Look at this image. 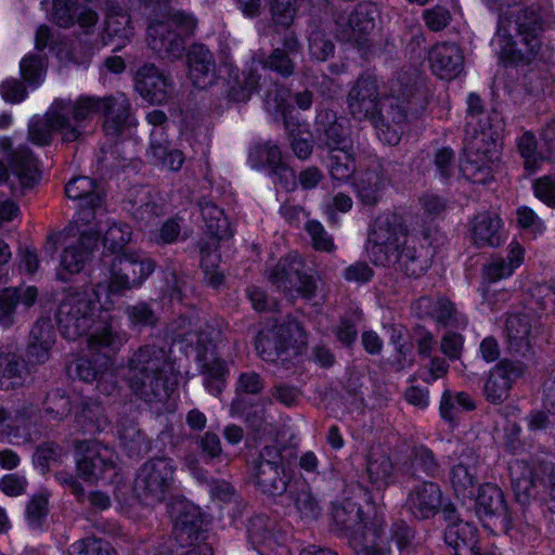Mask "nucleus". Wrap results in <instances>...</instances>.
<instances>
[{
    "mask_svg": "<svg viewBox=\"0 0 555 555\" xmlns=\"http://www.w3.org/2000/svg\"><path fill=\"white\" fill-rule=\"evenodd\" d=\"M417 78L406 73L400 75L391 81L390 94L380 101L376 77L362 76L348 94L351 115L359 120H370L384 144H397L400 141L399 130L391 128L388 120L401 129L403 122L417 118L427 103Z\"/></svg>",
    "mask_w": 555,
    "mask_h": 555,
    "instance_id": "f257e3e1",
    "label": "nucleus"
},
{
    "mask_svg": "<svg viewBox=\"0 0 555 555\" xmlns=\"http://www.w3.org/2000/svg\"><path fill=\"white\" fill-rule=\"evenodd\" d=\"M492 11L498 12V30L491 44L499 59L508 65L520 66L535 62L541 49L540 33L555 24L551 0L530 12L520 5L524 0H482Z\"/></svg>",
    "mask_w": 555,
    "mask_h": 555,
    "instance_id": "f03ea898",
    "label": "nucleus"
},
{
    "mask_svg": "<svg viewBox=\"0 0 555 555\" xmlns=\"http://www.w3.org/2000/svg\"><path fill=\"white\" fill-rule=\"evenodd\" d=\"M504 120L496 111L485 114L476 93L467 96L464 154L460 163L463 176L477 184L492 181L500 165Z\"/></svg>",
    "mask_w": 555,
    "mask_h": 555,
    "instance_id": "7ed1b4c3",
    "label": "nucleus"
},
{
    "mask_svg": "<svg viewBox=\"0 0 555 555\" xmlns=\"http://www.w3.org/2000/svg\"><path fill=\"white\" fill-rule=\"evenodd\" d=\"M99 302V288L68 293L56 314L60 330L69 340L88 334L90 348L118 350L125 337L114 330L111 314L102 310Z\"/></svg>",
    "mask_w": 555,
    "mask_h": 555,
    "instance_id": "20e7f679",
    "label": "nucleus"
},
{
    "mask_svg": "<svg viewBox=\"0 0 555 555\" xmlns=\"http://www.w3.org/2000/svg\"><path fill=\"white\" fill-rule=\"evenodd\" d=\"M59 116L56 124L64 131V142L79 141L85 134L88 122L98 114H103V129L109 137L122 134L130 126V103L125 95L89 96L81 95L75 101H54Z\"/></svg>",
    "mask_w": 555,
    "mask_h": 555,
    "instance_id": "39448f33",
    "label": "nucleus"
},
{
    "mask_svg": "<svg viewBox=\"0 0 555 555\" xmlns=\"http://www.w3.org/2000/svg\"><path fill=\"white\" fill-rule=\"evenodd\" d=\"M76 468L80 478L86 482L95 483L99 480L116 482V498L124 508L134 506L139 502L135 488L116 478L117 455L107 446L93 440L76 442Z\"/></svg>",
    "mask_w": 555,
    "mask_h": 555,
    "instance_id": "423d86ee",
    "label": "nucleus"
},
{
    "mask_svg": "<svg viewBox=\"0 0 555 555\" xmlns=\"http://www.w3.org/2000/svg\"><path fill=\"white\" fill-rule=\"evenodd\" d=\"M65 194L73 201H80L77 218L62 231L49 234L48 243L65 242L77 236L78 243L96 240L100 231L93 220L95 208L102 205L103 196L95 181L85 176L73 178L65 186Z\"/></svg>",
    "mask_w": 555,
    "mask_h": 555,
    "instance_id": "0eeeda50",
    "label": "nucleus"
},
{
    "mask_svg": "<svg viewBox=\"0 0 555 555\" xmlns=\"http://www.w3.org/2000/svg\"><path fill=\"white\" fill-rule=\"evenodd\" d=\"M247 162L251 169H267L286 191H294L297 185L304 190L314 189L323 178L317 167L304 169L296 178L294 171L284 162L280 147L271 142L250 150Z\"/></svg>",
    "mask_w": 555,
    "mask_h": 555,
    "instance_id": "6e6552de",
    "label": "nucleus"
},
{
    "mask_svg": "<svg viewBox=\"0 0 555 555\" xmlns=\"http://www.w3.org/2000/svg\"><path fill=\"white\" fill-rule=\"evenodd\" d=\"M333 518L343 528L352 530L349 543L357 555H385L387 537L374 525L362 526L363 513L356 502L346 500L335 506Z\"/></svg>",
    "mask_w": 555,
    "mask_h": 555,
    "instance_id": "1a4fd4ad",
    "label": "nucleus"
},
{
    "mask_svg": "<svg viewBox=\"0 0 555 555\" xmlns=\"http://www.w3.org/2000/svg\"><path fill=\"white\" fill-rule=\"evenodd\" d=\"M0 150L8 159L12 175L10 178L8 167L0 160V183L9 181L14 195H24L38 184L41 178L38 159L27 145L13 149L11 139L3 137L0 139Z\"/></svg>",
    "mask_w": 555,
    "mask_h": 555,
    "instance_id": "9d476101",
    "label": "nucleus"
},
{
    "mask_svg": "<svg viewBox=\"0 0 555 555\" xmlns=\"http://www.w3.org/2000/svg\"><path fill=\"white\" fill-rule=\"evenodd\" d=\"M168 513L173 522V534L180 545H189L182 555H212L211 546L201 532L202 518L198 508L184 499L178 498L168 504ZM157 555H168L164 552Z\"/></svg>",
    "mask_w": 555,
    "mask_h": 555,
    "instance_id": "9b49d317",
    "label": "nucleus"
},
{
    "mask_svg": "<svg viewBox=\"0 0 555 555\" xmlns=\"http://www.w3.org/2000/svg\"><path fill=\"white\" fill-rule=\"evenodd\" d=\"M195 27L196 20L192 14L178 11L166 22L151 24L146 41L158 53L178 56L183 50V36L192 34Z\"/></svg>",
    "mask_w": 555,
    "mask_h": 555,
    "instance_id": "f8f14e48",
    "label": "nucleus"
},
{
    "mask_svg": "<svg viewBox=\"0 0 555 555\" xmlns=\"http://www.w3.org/2000/svg\"><path fill=\"white\" fill-rule=\"evenodd\" d=\"M306 344L307 335L302 327L298 322L291 320L263 328L257 337L256 349L266 361H274L288 351L293 356L299 354Z\"/></svg>",
    "mask_w": 555,
    "mask_h": 555,
    "instance_id": "ddd939ff",
    "label": "nucleus"
},
{
    "mask_svg": "<svg viewBox=\"0 0 555 555\" xmlns=\"http://www.w3.org/2000/svg\"><path fill=\"white\" fill-rule=\"evenodd\" d=\"M348 120L339 117L324 128L328 147V169L333 179L347 181L354 173V159L351 153Z\"/></svg>",
    "mask_w": 555,
    "mask_h": 555,
    "instance_id": "4468645a",
    "label": "nucleus"
},
{
    "mask_svg": "<svg viewBox=\"0 0 555 555\" xmlns=\"http://www.w3.org/2000/svg\"><path fill=\"white\" fill-rule=\"evenodd\" d=\"M475 511L482 526L492 533L506 532L512 527V518L503 491L493 483L478 488L474 498Z\"/></svg>",
    "mask_w": 555,
    "mask_h": 555,
    "instance_id": "2eb2a0df",
    "label": "nucleus"
},
{
    "mask_svg": "<svg viewBox=\"0 0 555 555\" xmlns=\"http://www.w3.org/2000/svg\"><path fill=\"white\" fill-rule=\"evenodd\" d=\"M102 263L109 267L111 276L108 283H98L93 289L99 288L101 292L106 293V299L101 305L102 310L109 313L111 306L113 305L114 297L124 296L127 291L131 289L129 276L121 267L124 263L130 266L127 257L124 255V245H103Z\"/></svg>",
    "mask_w": 555,
    "mask_h": 555,
    "instance_id": "dca6fc26",
    "label": "nucleus"
},
{
    "mask_svg": "<svg viewBox=\"0 0 555 555\" xmlns=\"http://www.w3.org/2000/svg\"><path fill=\"white\" fill-rule=\"evenodd\" d=\"M270 280L285 293L295 292L305 297H310L315 286L313 275L308 273L304 261L295 255L280 261L270 274Z\"/></svg>",
    "mask_w": 555,
    "mask_h": 555,
    "instance_id": "f3484780",
    "label": "nucleus"
},
{
    "mask_svg": "<svg viewBox=\"0 0 555 555\" xmlns=\"http://www.w3.org/2000/svg\"><path fill=\"white\" fill-rule=\"evenodd\" d=\"M525 259V249L521 245L509 247L504 255L492 258L483 268V285L480 289L485 304L494 305L495 289L491 285L502 279L511 276L521 266Z\"/></svg>",
    "mask_w": 555,
    "mask_h": 555,
    "instance_id": "a211bd4d",
    "label": "nucleus"
},
{
    "mask_svg": "<svg viewBox=\"0 0 555 555\" xmlns=\"http://www.w3.org/2000/svg\"><path fill=\"white\" fill-rule=\"evenodd\" d=\"M144 477V500L149 504L159 502L165 498L172 483L173 467L171 460L155 459L144 464L141 476Z\"/></svg>",
    "mask_w": 555,
    "mask_h": 555,
    "instance_id": "6ab92c4d",
    "label": "nucleus"
},
{
    "mask_svg": "<svg viewBox=\"0 0 555 555\" xmlns=\"http://www.w3.org/2000/svg\"><path fill=\"white\" fill-rule=\"evenodd\" d=\"M427 60L431 73L444 80L456 78L464 67L463 53L455 43L434 44L428 51Z\"/></svg>",
    "mask_w": 555,
    "mask_h": 555,
    "instance_id": "aec40b11",
    "label": "nucleus"
},
{
    "mask_svg": "<svg viewBox=\"0 0 555 555\" xmlns=\"http://www.w3.org/2000/svg\"><path fill=\"white\" fill-rule=\"evenodd\" d=\"M478 457L473 450L466 449L454 461L450 469V483L456 496L463 500L473 498V488L477 480Z\"/></svg>",
    "mask_w": 555,
    "mask_h": 555,
    "instance_id": "412c9836",
    "label": "nucleus"
},
{
    "mask_svg": "<svg viewBox=\"0 0 555 555\" xmlns=\"http://www.w3.org/2000/svg\"><path fill=\"white\" fill-rule=\"evenodd\" d=\"M524 367L519 363L504 361L493 367L485 384V396L488 401L499 404L508 396L515 378L519 377Z\"/></svg>",
    "mask_w": 555,
    "mask_h": 555,
    "instance_id": "4be33fe9",
    "label": "nucleus"
},
{
    "mask_svg": "<svg viewBox=\"0 0 555 555\" xmlns=\"http://www.w3.org/2000/svg\"><path fill=\"white\" fill-rule=\"evenodd\" d=\"M444 542L453 555H480L476 528L455 516H449L444 531Z\"/></svg>",
    "mask_w": 555,
    "mask_h": 555,
    "instance_id": "5701e85b",
    "label": "nucleus"
},
{
    "mask_svg": "<svg viewBox=\"0 0 555 555\" xmlns=\"http://www.w3.org/2000/svg\"><path fill=\"white\" fill-rule=\"evenodd\" d=\"M261 457L263 460L251 467V474L255 482L263 492L270 495L282 493L286 490V482L279 477V450L275 448H266Z\"/></svg>",
    "mask_w": 555,
    "mask_h": 555,
    "instance_id": "b1692460",
    "label": "nucleus"
},
{
    "mask_svg": "<svg viewBox=\"0 0 555 555\" xmlns=\"http://www.w3.org/2000/svg\"><path fill=\"white\" fill-rule=\"evenodd\" d=\"M38 297L35 286L8 287L0 292V327L7 330L15 323L17 306L31 307Z\"/></svg>",
    "mask_w": 555,
    "mask_h": 555,
    "instance_id": "393cba45",
    "label": "nucleus"
},
{
    "mask_svg": "<svg viewBox=\"0 0 555 555\" xmlns=\"http://www.w3.org/2000/svg\"><path fill=\"white\" fill-rule=\"evenodd\" d=\"M93 356L91 359L81 358L75 363L74 370L76 375L86 383L98 380L100 384L108 376H112V354L117 350H108V348H90Z\"/></svg>",
    "mask_w": 555,
    "mask_h": 555,
    "instance_id": "a878e982",
    "label": "nucleus"
},
{
    "mask_svg": "<svg viewBox=\"0 0 555 555\" xmlns=\"http://www.w3.org/2000/svg\"><path fill=\"white\" fill-rule=\"evenodd\" d=\"M55 343V333L49 320L34 323L26 346L29 363L43 364L50 359V350Z\"/></svg>",
    "mask_w": 555,
    "mask_h": 555,
    "instance_id": "bb28decb",
    "label": "nucleus"
},
{
    "mask_svg": "<svg viewBox=\"0 0 555 555\" xmlns=\"http://www.w3.org/2000/svg\"><path fill=\"white\" fill-rule=\"evenodd\" d=\"M379 17V10L375 3L363 2L357 5L356 11L348 20V29L346 39L353 41L359 49H362L366 38L376 26V20Z\"/></svg>",
    "mask_w": 555,
    "mask_h": 555,
    "instance_id": "cd10ccee",
    "label": "nucleus"
},
{
    "mask_svg": "<svg viewBox=\"0 0 555 555\" xmlns=\"http://www.w3.org/2000/svg\"><path fill=\"white\" fill-rule=\"evenodd\" d=\"M441 504V491L434 482H422L413 488L408 498L411 513L420 519L434 516Z\"/></svg>",
    "mask_w": 555,
    "mask_h": 555,
    "instance_id": "c85d7f7f",
    "label": "nucleus"
},
{
    "mask_svg": "<svg viewBox=\"0 0 555 555\" xmlns=\"http://www.w3.org/2000/svg\"><path fill=\"white\" fill-rule=\"evenodd\" d=\"M189 75L196 88L204 89L214 83L212 54L203 44H194L188 53Z\"/></svg>",
    "mask_w": 555,
    "mask_h": 555,
    "instance_id": "c756f323",
    "label": "nucleus"
},
{
    "mask_svg": "<svg viewBox=\"0 0 555 555\" xmlns=\"http://www.w3.org/2000/svg\"><path fill=\"white\" fill-rule=\"evenodd\" d=\"M469 237L474 243H494L504 238V223L495 212L476 215L468 224Z\"/></svg>",
    "mask_w": 555,
    "mask_h": 555,
    "instance_id": "7c9ffc66",
    "label": "nucleus"
},
{
    "mask_svg": "<svg viewBox=\"0 0 555 555\" xmlns=\"http://www.w3.org/2000/svg\"><path fill=\"white\" fill-rule=\"evenodd\" d=\"M27 377L28 364L23 357L13 352L0 353V390L21 388Z\"/></svg>",
    "mask_w": 555,
    "mask_h": 555,
    "instance_id": "2f4dec72",
    "label": "nucleus"
},
{
    "mask_svg": "<svg viewBox=\"0 0 555 555\" xmlns=\"http://www.w3.org/2000/svg\"><path fill=\"white\" fill-rule=\"evenodd\" d=\"M247 16H255L260 8L270 4L272 20L276 25L287 27L294 18L297 0H236Z\"/></svg>",
    "mask_w": 555,
    "mask_h": 555,
    "instance_id": "473e14b6",
    "label": "nucleus"
},
{
    "mask_svg": "<svg viewBox=\"0 0 555 555\" xmlns=\"http://www.w3.org/2000/svg\"><path fill=\"white\" fill-rule=\"evenodd\" d=\"M93 253L92 245H67L61 254L57 280L67 282L68 275L81 272L92 260Z\"/></svg>",
    "mask_w": 555,
    "mask_h": 555,
    "instance_id": "72a5a7b5",
    "label": "nucleus"
},
{
    "mask_svg": "<svg viewBox=\"0 0 555 555\" xmlns=\"http://www.w3.org/2000/svg\"><path fill=\"white\" fill-rule=\"evenodd\" d=\"M205 233L217 241H228L233 230L223 210L209 201L199 204Z\"/></svg>",
    "mask_w": 555,
    "mask_h": 555,
    "instance_id": "f704fd0d",
    "label": "nucleus"
},
{
    "mask_svg": "<svg viewBox=\"0 0 555 555\" xmlns=\"http://www.w3.org/2000/svg\"><path fill=\"white\" fill-rule=\"evenodd\" d=\"M169 83L154 66L141 67V99L151 104H160L168 98Z\"/></svg>",
    "mask_w": 555,
    "mask_h": 555,
    "instance_id": "c9c22d12",
    "label": "nucleus"
},
{
    "mask_svg": "<svg viewBox=\"0 0 555 555\" xmlns=\"http://www.w3.org/2000/svg\"><path fill=\"white\" fill-rule=\"evenodd\" d=\"M512 486L517 500L526 503L533 494L537 474L532 466L522 460H514L508 466Z\"/></svg>",
    "mask_w": 555,
    "mask_h": 555,
    "instance_id": "e433bc0d",
    "label": "nucleus"
},
{
    "mask_svg": "<svg viewBox=\"0 0 555 555\" xmlns=\"http://www.w3.org/2000/svg\"><path fill=\"white\" fill-rule=\"evenodd\" d=\"M108 425V420L103 406L95 401H82L75 414V426L85 434L103 431Z\"/></svg>",
    "mask_w": 555,
    "mask_h": 555,
    "instance_id": "4c0bfd02",
    "label": "nucleus"
},
{
    "mask_svg": "<svg viewBox=\"0 0 555 555\" xmlns=\"http://www.w3.org/2000/svg\"><path fill=\"white\" fill-rule=\"evenodd\" d=\"M402 218L396 214L378 216L371 225L367 243H390L398 241L399 235L408 234Z\"/></svg>",
    "mask_w": 555,
    "mask_h": 555,
    "instance_id": "58836bf2",
    "label": "nucleus"
},
{
    "mask_svg": "<svg viewBox=\"0 0 555 555\" xmlns=\"http://www.w3.org/2000/svg\"><path fill=\"white\" fill-rule=\"evenodd\" d=\"M298 41L292 33L283 37V48H275L263 67L276 72L281 76H291L294 72L292 56L298 51Z\"/></svg>",
    "mask_w": 555,
    "mask_h": 555,
    "instance_id": "ea45409f",
    "label": "nucleus"
},
{
    "mask_svg": "<svg viewBox=\"0 0 555 555\" xmlns=\"http://www.w3.org/2000/svg\"><path fill=\"white\" fill-rule=\"evenodd\" d=\"M59 116L54 104L46 114L44 118L33 120L28 127V139L38 146L50 145L53 140V133L59 132L64 142V129L60 127L55 119Z\"/></svg>",
    "mask_w": 555,
    "mask_h": 555,
    "instance_id": "a19ab883",
    "label": "nucleus"
},
{
    "mask_svg": "<svg viewBox=\"0 0 555 555\" xmlns=\"http://www.w3.org/2000/svg\"><path fill=\"white\" fill-rule=\"evenodd\" d=\"M417 309L422 310L420 313L430 314L436 318L438 322H442L446 325H452L454 323L456 326H461L466 324L465 318L444 298L433 300L423 297L417 301Z\"/></svg>",
    "mask_w": 555,
    "mask_h": 555,
    "instance_id": "79ce46f5",
    "label": "nucleus"
},
{
    "mask_svg": "<svg viewBox=\"0 0 555 555\" xmlns=\"http://www.w3.org/2000/svg\"><path fill=\"white\" fill-rule=\"evenodd\" d=\"M530 323L525 315H513L506 321V334L512 351L525 354L530 349Z\"/></svg>",
    "mask_w": 555,
    "mask_h": 555,
    "instance_id": "37998d69",
    "label": "nucleus"
},
{
    "mask_svg": "<svg viewBox=\"0 0 555 555\" xmlns=\"http://www.w3.org/2000/svg\"><path fill=\"white\" fill-rule=\"evenodd\" d=\"M291 100L292 95L289 90L278 87H275L274 94L269 92L264 99L266 111L274 115L275 118L281 117L286 129H289L292 125V107L289 104Z\"/></svg>",
    "mask_w": 555,
    "mask_h": 555,
    "instance_id": "c03bdc74",
    "label": "nucleus"
},
{
    "mask_svg": "<svg viewBox=\"0 0 555 555\" xmlns=\"http://www.w3.org/2000/svg\"><path fill=\"white\" fill-rule=\"evenodd\" d=\"M518 150L525 159V167L529 172L537 170L539 162L547 159V156L541 153L540 139L537 140L532 132H525L518 139Z\"/></svg>",
    "mask_w": 555,
    "mask_h": 555,
    "instance_id": "a18cd8bd",
    "label": "nucleus"
},
{
    "mask_svg": "<svg viewBox=\"0 0 555 555\" xmlns=\"http://www.w3.org/2000/svg\"><path fill=\"white\" fill-rule=\"evenodd\" d=\"M199 253L201 266L204 270L206 281L211 286L218 287L223 281V275L218 270L220 254L217 249V245H203Z\"/></svg>",
    "mask_w": 555,
    "mask_h": 555,
    "instance_id": "49530a36",
    "label": "nucleus"
},
{
    "mask_svg": "<svg viewBox=\"0 0 555 555\" xmlns=\"http://www.w3.org/2000/svg\"><path fill=\"white\" fill-rule=\"evenodd\" d=\"M44 404V414L52 421H63L72 411L69 397L60 389L47 393Z\"/></svg>",
    "mask_w": 555,
    "mask_h": 555,
    "instance_id": "de8ad7c7",
    "label": "nucleus"
},
{
    "mask_svg": "<svg viewBox=\"0 0 555 555\" xmlns=\"http://www.w3.org/2000/svg\"><path fill=\"white\" fill-rule=\"evenodd\" d=\"M248 539L256 547L274 550L279 544V538L261 518L254 519L248 528Z\"/></svg>",
    "mask_w": 555,
    "mask_h": 555,
    "instance_id": "09e8293b",
    "label": "nucleus"
},
{
    "mask_svg": "<svg viewBox=\"0 0 555 555\" xmlns=\"http://www.w3.org/2000/svg\"><path fill=\"white\" fill-rule=\"evenodd\" d=\"M47 59L39 54L25 55L20 63L23 79L29 85L41 83L46 73Z\"/></svg>",
    "mask_w": 555,
    "mask_h": 555,
    "instance_id": "8fccbe9b",
    "label": "nucleus"
},
{
    "mask_svg": "<svg viewBox=\"0 0 555 555\" xmlns=\"http://www.w3.org/2000/svg\"><path fill=\"white\" fill-rule=\"evenodd\" d=\"M151 152L163 167L172 171L179 170L184 163V156L181 151L170 149L167 144L157 142L156 139L151 140Z\"/></svg>",
    "mask_w": 555,
    "mask_h": 555,
    "instance_id": "3c124183",
    "label": "nucleus"
},
{
    "mask_svg": "<svg viewBox=\"0 0 555 555\" xmlns=\"http://www.w3.org/2000/svg\"><path fill=\"white\" fill-rule=\"evenodd\" d=\"M49 513V500L44 494H35L26 504L25 516L29 527L39 529Z\"/></svg>",
    "mask_w": 555,
    "mask_h": 555,
    "instance_id": "603ef678",
    "label": "nucleus"
},
{
    "mask_svg": "<svg viewBox=\"0 0 555 555\" xmlns=\"http://www.w3.org/2000/svg\"><path fill=\"white\" fill-rule=\"evenodd\" d=\"M79 3L77 0H53L52 21L63 28L76 23Z\"/></svg>",
    "mask_w": 555,
    "mask_h": 555,
    "instance_id": "864d4df0",
    "label": "nucleus"
},
{
    "mask_svg": "<svg viewBox=\"0 0 555 555\" xmlns=\"http://www.w3.org/2000/svg\"><path fill=\"white\" fill-rule=\"evenodd\" d=\"M516 219L519 228L531 234L533 238L542 235L546 230L544 221L528 206L517 208Z\"/></svg>",
    "mask_w": 555,
    "mask_h": 555,
    "instance_id": "5fc2aeb1",
    "label": "nucleus"
},
{
    "mask_svg": "<svg viewBox=\"0 0 555 555\" xmlns=\"http://www.w3.org/2000/svg\"><path fill=\"white\" fill-rule=\"evenodd\" d=\"M63 456V448L55 442H43L39 444L34 453V464L42 469L49 470L51 464L60 462Z\"/></svg>",
    "mask_w": 555,
    "mask_h": 555,
    "instance_id": "6e6d98bb",
    "label": "nucleus"
},
{
    "mask_svg": "<svg viewBox=\"0 0 555 555\" xmlns=\"http://www.w3.org/2000/svg\"><path fill=\"white\" fill-rule=\"evenodd\" d=\"M392 470V465L388 456L379 455L374 457L372 454L367 462V473L373 483L378 487L387 483Z\"/></svg>",
    "mask_w": 555,
    "mask_h": 555,
    "instance_id": "4d7b16f0",
    "label": "nucleus"
},
{
    "mask_svg": "<svg viewBox=\"0 0 555 555\" xmlns=\"http://www.w3.org/2000/svg\"><path fill=\"white\" fill-rule=\"evenodd\" d=\"M96 224V229L100 231V235L96 240L88 241L87 243H129L131 240V231L128 224L114 223L109 225L103 233V228L93 220Z\"/></svg>",
    "mask_w": 555,
    "mask_h": 555,
    "instance_id": "13d9d810",
    "label": "nucleus"
},
{
    "mask_svg": "<svg viewBox=\"0 0 555 555\" xmlns=\"http://www.w3.org/2000/svg\"><path fill=\"white\" fill-rule=\"evenodd\" d=\"M120 446L128 456L139 455V427L134 422H121L119 425Z\"/></svg>",
    "mask_w": 555,
    "mask_h": 555,
    "instance_id": "bf43d9fd",
    "label": "nucleus"
},
{
    "mask_svg": "<svg viewBox=\"0 0 555 555\" xmlns=\"http://www.w3.org/2000/svg\"><path fill=\"white\" fill-rule=\"evenodd\" d=\"M367 180L370 183L366 185L364 181H358V179L354 178L352 184L361 201L367 205H372L378 201L383 183L375 173H367Z\"/></svg>",
    "mask_w": 555,
    "mask_h": 555,
    "instance_id": "052dcab7",
    "label": "nucleus"
},
{
    "mask_svg": "<svg viewBox=\"0 0 555 555\" xmlns=\"http://www.w3.org/2000/svg\"><path fill=\"white\" fill-rule=\"evenodd\" d=\"M68 555H112L106 543L95 538L76 541L68 548Z\"/></svg>",
    "mask_w": 555,
    "mask_h": 555,
    "instance_id": "680f3d73",
    "label": "nucleus"
},
{
    "mask_svg": "<svg viewBox=\"0 0 555 555\" xmlns=\"http://www.w3.org/2000/svg\"><path fill=\"white\" fill-rule=\"evenodd\" d=\"M175 341L185 344V347H194L197 350V357H204V353L207 351V343L210 340L208 336L204 333H196L193 331H184L183 327H179L178 332L175 334Z\"/></svg>",
    "mask_w": 555,
    "mask_h": 555,
    "instance_id": "e2e57ef3",
    "label": "nucleus"
},
{
    "mask_svg": "<svg viewBox=\"0 0 555 555\" xmlns=\"http://www.w3.org/2000/svg\"><path fill=\"white\" fill-rule=\"evenodd\" d=\"M309 51L313 59L325 61L328 56L333 55L334 44L331 40L325 39L323 33L317 30L311 33L309 37Z\"/></svg>",
    "mask_w": 555,
    "mask_h": 555,
    "instance_id": "0e129e2a",
    "label": "nucleus"
},
{
    "mask_svg": "<svg viewBox=\"0 0 555 555\" xmlns=\"http://www.w3.org/2000/svg\"><path fill=\"white\" fill-rule=\"evenodd\" d=\"M227 372V364L220 360H216L212 365L208 367L205 387L210 393L216 396L221 392Z\"/></svg>",
    "mask_w": 555,
    "mask_h": 555,
    "instance_id": "69168bd1",
    "label": "nucleus"
},
{
    "mask_svg": "<svg viewBox=\"0 0 555 555\" xmlns=\"http://www.w3.org/2000/svg\"><path fill=\"white\" fill-rule=\"evenodd\" d=\"M539 135L541 153L555 162V115L542 125Z\"/></svg>",
    "mask_w": 555,
    "mask_h": 555,
    "instance_id": "338daca9",
    "label": "nucleus"
},
{
    "mask_svg": "<svg viewBox=\"0 0 555 555\" xmlns=\"http://www.w3.org/2000/svg\"><path fill=\"white\" fill-rule=\"evenodd\" d=\"M535 197L547 206L555 208V176H543L533 184Z\"/></svg>",
    "mask_w": 555,
    "mask_h": 555,
    "instance_id": "774afa93",
    "label": "nucleus"
}]
</instances>
